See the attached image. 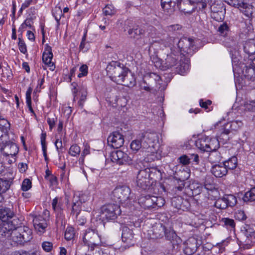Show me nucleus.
Listing matches in <instances>:
<instances>
[{"mask_svg":"<svg viewBox=\"0 0 255 255\" xmlns=\"http://www.w3.org/2000/svg\"><path fill=\"white\" fill-rule=\"evenodd\" d=\"M106 70L110 79L118 84L131 87L135 83V78L128 69L118 61L110 62Z\"/></svg>","mask_w":255,"mask_h":255,"instance_id":"obj_1","label":"nucleus"},{"mask_svg":"<svg viewBox=\"0 0 255 255\" xmlns=\"http://www.w3.org/2000/svg\"><path fill=\"white\" fill-rule=\"evenodd\" d=\"M83 241L84 245L88 247L86 255H102L99 248L101 238L95 230L88 229L86 230Z\"/></svg>","mask_w":255,"mask_h":255,"instance_id":"obj_2","label":"nucleus"},{"mask_svg":"<svg viewBox=\"0 0 255 255\" xmlns=\"http://www.w3.org/2000/svg\"><path fill=\"white\" fill-rule=\"evenodd\" d=\"M180 56L179 52L176 53L172 52L169 54H167L166 58L162 64L161 69L165 70L175 67L177 72L183 75L189 69V65L188 59H185V62L182 63L181 61H178Z\"/></svg>","mask_w":255,"mask_h":255,"instance_id":"obj_3","label":"nucleus"},{"mask_svg":"<svg viewBox=\"0 0 255 255\" xmlns=\"http://www.w3.org/2000/svg\"><path fill=\"white\" fill-rule=\"evenodd\" d=\"M168 42L165 44V46L175 47V45L180 51V55H187V56H191L194 54L196 50V46L194 44V40L192 38L183 37L180 40L174 37H168Z\"/></svg>","mask_w":255,"mask_h":255,"instance_id":"obj_4","label":"nucleus"},{"mask_svg":"<svg viewBox=\"0 0 255 255\" xmlns=\"http://www.w3.org/2000/svg\"><path fill=\"white\" fill-rule=\"evenodd\" d=\"M121 214L119 205L115 204H107L100 208V220L102 222L115 220Z\"/></svg>","mask_w":255,"mask_h":255,"instance_id":"obj_5","label":"nucleus"},{"mask_svg":"<svg viewBox=\"0 0 255 255\" xmlns=\"http://www.w3.org/2000/svg\"><path fill=\"white\" fill-rule=\"evenodd\" d=\"M195 145L201 150L211 152L217 150L219 147V141L215 137L201 136L195 142Z\"/></svg>","mask_w":255,"mask_h":255,"instance_id":"obj_6","label":"nucleus"},{"mask_svg":"<svg viewBox=\"0 0 255 255\" xmlns=\"http://www.w3.org/2000/svg\"><path fill=\"white\" fill-rule=\"evenodd\" d=\"M138 203L144 209L158 208L165 204V200L162 197L153 195L141 196L138 199Z\"/></svg>","mask_w":255,"mask_h":255,"instance_id":"obj_7","label":"nucleus"},{"mask_svg":"<svg viewBox=\"0 0 255 255\" xmlns=\"http://www.w3.org/2000/svg\"><path fill=\"white\" fill-rule=\"evenodd\" d=\"M34 228L39 235L45 233L48 227L49 220V212L47 210L43 211L41 215L33 214L31 215Z\"/></svg>","mask_w":255,"mask_h":255,"instance_id":"obj_8","label":"nucleus"},{"mask_svg":"<svg viewBox=\"0 0 255 255\" xmlns=\"http://www.w3.org/2000/svg\"><path fill=\"white\" fill-rule=\"evenodd\" d=\"M141 139L143 142V149L147 150L146 155L156 151V146L158 143V136L155 132H145L142 134Z\"/></svg>","mask_w":255,"mask_h":255,"instance_id":"obj_9","label":"nucleus"},{"mask_svg":"<svg viewBox=\"0 0 255 255\" xmlns=\"http://www.w3.org/2000/svg\"><path fill=\"white\" fill-rule=\"evenodd\" d=\"M161 78L155 73H149L143 77L141 87L146 91H150L153 88L161 89Z\"/></svg>","mask_w":255,"mask_h":255,"instance_id":"obj_10","label":"nucleus"},{"mask_svg":"<svg viewBox=\"0 0 255 255\" xmlns=\"http://www.w3.org/2000/svg\"><path fill=\"white\" fill-rule=\"evenodd\" d=\"M130 188L126 186L117 187L113 191L112 198L113 200L120 203H124L129 199Z\"/></svg>","mask_w":255,"mask_h":255,"instance_id":"obj_11","label":"nucleus"},{"mask_svg":"<svg viewBox=\"0 0 255 255\" xmlns=\"http://www.w3.org/2000/svg\"><path fill=\"white\" fill-rule=\"evenodd\" d=\"M208 4L210 5L211 17L217 21H223L226 13L225 8L224 7L223 3L216 1L213 3L212 0H209Z\"/></svg>","mask_w":255,"mask_h":255,"instance_id":"obj_12","label":"nucleus"},{"mask_svg":"<svg viewBox=\"0 0 255 255\" xmlns=\"http://www.w3.org/2000/svg\"><path fill=\"white\" fill-rule=\"evenodd\" d=\"M18 225L17 219H13L9 222L0 221V238H6L8 240L11 233Z\"/></svg>","mask_w":255,"mask_h":255,"instance_id":"obj_13","label":"nucleus"},{"mask_svg":"<svg viewBox=\"0 0 255 255\" xmlns=\"http://www.w3.org/2000/svg\"><path fill=\"white\" fill-rule=\"evenodd\" d=\"M110 157L112 162L119 165H131L132 164V159L127 153L121 150L112 151Z\"/></svg>","mask_w":255,"mask_h":255,"instance_id":"obj_14","label":"nucleus"},{"mask_svg":"<svg viewBox=\"0 0 255 255\" xmlns=\"http://www.w3.org/2000/svg\"><path fill=\"white\" fill-rule=\"evenodd\" d=\"M150 169L149 168L140 170L138 171L136 177V184L138 187L145 190L150 186Z\"/></svg>","mask_w":255,"mask_h":255,"instance_id":"obj_15","label":"nucleus"},{"mask_svg":"<svg viewBox=\"0 0 255 255\" xmlns=\"http://www.w3.org/2000/svg\"><path fill=\"white\" fill-rule=\"evenodd\" d=\"M108 144L114 148L122 147L124 143V136L119 132L115 131L111 133L107 138Z\"/></svg>","mask_w":255,"mask_h":255,"instance_id":"obj_16","label":"nucleus"},{"mask_svg":"<svg viewBox=\"0 0 255 255\" xmlns=\"http://www.w3.org/2000/svg\"><path fill=\"white\" fill-rule=\"evenodd\" d=\"M0 147L1 153L5 156H15L18 152V147L17 145L10 141L9 138L8 141L0 144Z\"/></svg>","mask_w":255,"mask_h":255,"instance_id":"obj_17","label":"nucleus"},{"mask_svg":"<svg viewBox=\"0 0 255 255\" xmlns=\"http://www.w3.org/2000/svg\"><path fill=\"white\" fill-rule=\"evenodd\" d=\"M155 230H159V232H155V237L157 238H160L165 235L167 240L172 241L178 238L176 234L172 230L166 229L165 226L162 224L158 225L155 228Z\"/></svg>","mask_w":255,"mask_h":255,"instance_id":"obj_18","label":"nucleus"},{"mask_svg":"<svg viewBox=\"0 0 255 255\" xmlns=\"http://www.w3.org/2000/svg\"><path fill=\"white\" fill-rule=\"evenodd\" d=\"M199 244L194 237L189 238L184 243V252L186 255H192L197 250Z\"/></svg>","mask_w":255,"mask_h":255,"instance_id":"obj_19","label":"nucleus"},{"mask_svg":"<svg viewBox=\"0 0 255 255\" xmlns=\"http://www.w3.org/2000/svg\"><path fill=\"white\" fill-rule=\"evenodd\" d=\"M171 205L178 211H186L190 207L189 201L180 196L174 197L171 199Z\"/></svg>","mask_w":255,"mask_h":255,"instance_id":"obj_20","label":"nucleus"},{"mask_svg":"<svg viewBox=\"0 0 255 255\" xmlns=\"http://www.w3.org/2000/svg\"><path fill=\"white\" fill-rule=\"evenodd\" d=\"M203 187L196 182H192L185 189V193L189 196H194L201 193Z\"/></svg>","mask_w":255,"mask_h":255,"instance_id":"obj_21","label":"nucleus"},{"mask_svg":"<svg viewBox=\"0 0 255 255\" xmlns=\"http://www.w3.org/2000/svg\"><path fill=\"white\" fill-rule=\"evenodd\" d=\"M13 219H16L14 216L13 207H2L0 209V221L9 222L12 221Z\"/></svg>","mask_w":255,"mask_h":255,"instance_id":"obj_22","label":"nucleus"},{"mask_svg":"<svg viewBox=\"0 0 255 255\" xmlns=\"http://www.w3.org/2000/svg\"><path fill=\"white\" fill-rule=\"evenodd\" d=\"M19 227L16 228L12 231L11 235L8 239L10 241V244L13 246L22 245L21 237Z\"/></svg>","mask_w":255,"mask_h":255,"instance_id":"obj_23","label":"nucleus"},{"mask_svg":"<svg viewBox=\"0 0 255 255\" xmlns=\"http://www.w3.org/2000/svg\"><path fill=\"white\" fill-rule=\"evenodd\" d=\"M238 8L247 17L252 18L255 16V8L246 1H243Z\"/></svg>","mask_w":255,"mask_h":255,"instance_id":"obj_24","label":"nucleus"},{"mask_svg":"<svg viewBox=\"0 0 255 255\" xmlns=\"http://www.w3.org/2000/svg\"><path fill=\"white\" fill-rule=\"evenodd\" d=\"M178 0H161V5L165 12L170 15L175 10V7Z\"/></svg>","mask_w":255,"mask_h":255,"instance_id":"obj_25","label":"nucleus"},{"mask_svg":"<svg viewBox=\"0 0 255 255\" xmlns=\"http://www.w3.org/2000/svg\"><path fill=\"white\" fill-rule=\"evenodd\" d=\"M134 234L131 230L127 227H124L122 229V239L123 242L129 246L133 245Z\"/></svg>","mask_w":255,"mask_h":255,"instance_id":"obj_26","label":"nucleus"},{"mask_svg":"<svg viewBox=\"0 0 255 255\" xmlns=\"http://www.w3.org/2000/svg\"><path fill=\"white\" fill-rule=\"evenodd\" d=\"M211 172L215 177L218 178L226 175L228 173L227 169L223 164L213 165L211 169Z\"/></svg>","mask_w":255,"mask_h":255,"instance_id":"obj_27","label":"nucleus"},{"mask_svg":"<svg viewBox=\"0 0 255 255\" xmlns=\"http://www.w3.org/2000/svg\"><path fill=\"white\" fill-rule=\"evenodd\" d=\"M53 58V53L52 52L51 47L46 44L45 45L44 51L42 54L43 62L49 66H53L51 60Z\"/></svg>","mask_w":255,"mask_h":255,"instance_id":"obj_28","label":"nucleus"},{"mask_svg":"<svg viewBox=\"0 0 255 255\" xmlns=\"http://www.w3.org/2000/svg\"><path fill=\"white\" fill-rule=\"evenodd\" d=\"M19 228L21 235L22 245H23L25 243L30 241L32 239V232L30 229L26 226L19 227Z\"/></svg>","mask_w":255,"mask_h":255,"instance_id":"obj_29","label":"nucleus"},{"mask_svg":"<svg viewBox=\"0 0 255 255\" xmlns=\"http://www.w3.org/2000/svg\"><path fill=\"white\" fill-rule=\"evenodd\" d=\"M130 147L132 152L135 153L138 151L147 153V150L143 149V142L141 138L140 139H136L131 141L130 144Z\"/></svg>","mask_w":255,"mask_h":255,"instance_id":"obj_30","label":"nucleus"},{"mask_svg":"<svg viewBox=\"0 0 255 255\" xmlns=\"http://www.w3.org/2000/svg\"><path fill=\"white\" fill-rule=\"evenodd\" d=\"M242 231L247 238L252 243H255V231L254 229L249 225H246Z\"/></svg>","mask_w":255,"mask_h":255,"instance_id":"obj_31","label":"nucleus"},{"mask_svg":"<svg viewBox=\"0 0 255 255\" xmlns=\"http://www.w3.org/2000/svg\"><path fill=\"white\" fill-rule=\"evenodd\" d=\"M243 74L247 79L253 82L255 80V68L253 66H246Z\"/></svg>","mask_w":255,"mask_h":255,"instance_id":"obj_32","label":"nucleus"},{"mask_svg":"<svg viewBox=\"0 0 255 255\" xmlns=\"http://www.w3.org/2000/svg\"><path fill=\"white\" fill-rule=\"evenodd\" d=\"M78 197L76 194H74L73 198V203L72 207L71 214L75 215L81 213L82 210L81 204L80 203L78 202Z\"/></svg>","mask_w":255,"mask_h":255,"instance_id":"obj_33","label":"nucleus"},{"mask_svg":"<svg viewBox=\"0 0 255 255\" xmlns=\"http://www.w3.org/2000/svg\"><path fill=\"white\" fill-rule=\"evenodd\" d=\"M230 31V26L226 22L221 23L217 29V32L219 35L225 37L228 36Z\"/></svg>","mask_w":255,"mask_h":255,"instance_id":"obj_34","label":"nucleus"},{"mask_svg":"<svg viewBox=\"0 0 255 255\" xmlns=\"http://www.w3.org/2000/svg\"><path fill=\"white\" fill-rule=\"evenodd\" d=\"M128 34L131 37L134 38H139L144 33V30L138 26H136L128 30Z\"/></svg>","mask_w":255,"mask_h":255,"instance_id":"obj_35","label":"nucleus"},{"mask_svg":"<svg viewBox=\"0 0 255 255\" xmlns=\"http://www.w3.org/2000/svg\"><path fill=\"white\" fill-rule=\"evenodd\" d=\"M226 168L228 170H233L236 168L238 164V159L236 156H233L223 162Z\"/></svg>","mask_w":255,"mask_h":255,"instance_id":"obj_36","label":"nucleus"},{"mask_svg":"<svg viewBox=\"0 0 255 255\" xmlns=\"http://www.w3.org/2000/svg\"><path fill=\"white\" fill-rule=\"evenodd\" d=\"M244 50L249 55L255 54V41L252 40L246 42L244 46Z\"/></svg>","mask_w":255,"mask_h":255,"instance_id":"obj_37","label":"nucleus"},{"mask_svg":"<svg viewBox=\"0 0 255 255\" xmlns=\"http://www.w3.org/2000/svg\"><path fill=\"white\" fill-rule=\"evenodd\" d=\"M51 205L55 212L61 214L62 211V203L61 198L57 197H55L53 199Z\"/></svg>","mask_w":255,"mask_h":255,"instance_id":"obj_38","label":"nucleus"},{"mask_svg":"<svg viewBox=\"0 0 255 255\" xmlns=\"http://www.w3.org/2000/svg\"><path fill=\"white\" fill-rule=\"evenodd\" d=\"M90 153V147L87 143H84V148L82 151L81 155L78 159V163L80 165H83L84 164L85 157Z\"/></svg>","mask_w":255,"mask_h":255,"instance_id":"obj_39","label":"nucleus"},{"mask_svg":"<svg viewBox=\"0 0 255 255\" xmlns=\"http://www.w3.org/2000/svg\"><path fill=\"white\" fill-rule=\"evenodd\" d=\"M243 199L245 202H252L255 200V187L251 188L244 195Z\"/></svg>","mask_w":255,"mask_h":255,"instance_id":"obj_40","label":"nucleus"},{"mask_svg":"<svg viewBox=\"0 0 255 255\" xmlns=\"http://www.w3.org/2000/svg\"><path fill=\"white\" fill-rule=\"evenodd\" d=\"M224 196L228 207H233L237 204V200L234 195L228 194Z\"/></svg>","mask_w":255,"mask_h":255,"instance_id":"obj_41","label":"nucleus"},{"mask_svg":"<svg viewBox=\"0 0 255 255\" xmlns=\"http://www.w3.org/2000/svg\"><path fill=\"white\" fill-rule=\"evenodd\" d=\"M243 126L241 121H233L226 124V127H229L232 130H237Z\"/></svg>","mask_w":255,"mask_h":255,"instance_id":"obj_42","label":"nucleus"},{"mask_svg":"<svg viewBox=\"0 0 255 255\" xmlns=\"http://www.w3.org/2000/svg\"><path fill=\"white\" fill-rule=\"evenodd\" d=\"M190 4H197L200 9H204L207 7L209 0H188Z\"/></svg>","mask_w":255,"mask_h":255,"instance_id":"obj_43","label":"nucleus"},{"mask_svg":"<svg viewBox=\"0 0 255 255\" xmlns=\"http://www.w3.org/2000/svg\"><path fill=\"white\" fill-rule=\"evenodd\" d=\"M81 148L78 145L75 144L72 145L68 151V153L72 156H77L80 154Z\"/></svg>","mask_w":255,"mask_h":255,"instance_id":"obj_44","label":"nucleus"},{"mask_svg":"<svg viewBox=\"0 0 255 255\" xmlns=\"http://www.w3.org/2000/svg\"><path fill=\"white\" fill-rule=\"evenodd\" d=\"M10 186L8 180L0 179V194L5 192L9 188Z\"/></svg>","mask_w":255,"mask_h":255,"instance_id":"obj_45","label":"nucleus"},{"mask_svg":"<svg viewBox=\"0 0 255 255\" xmlns=\"http://www.w3.org/2000/svg\"><path fill=\"white\" fill-rule=\"evenodd\" d=\"M214 206L217 208L220 209H226L228 206L227 205L226 200L224 199V196H223L222 198L217 199L215 202Z\"/></svg>","mask_w":255,"mask_h":255,"instance_id":"obj_46","label":"nucleus"},{"mask_svg":"<svg viewBox=\"0 0 255 255\" xmlns=\"http://www.w3.org/2000/svg\"><path fill=\"white\" fill-rule=\"evenodd\" d=\"M53 15L57 21V24L59 25V21L63 15V12L60 7H55L53 10Z\"/></svg>","mask_w":255,"mask_h":255,"instance_id":"obj_47","label":"nucleus"},{"mask_svg":"<svg viewBox=\"0 0 255 255\" xmlns=\"http://www.w3.org/2000/svg\"><path fill=\"white\" fill-rule=\"evenodd\" d=\"M208 157L209 160L212 162H217L221 160L220 153L216 150L211 151Z\"/></svg>","mask_w":255,"mask_h":255,"instance_id":"obj_48","label":"nucleus"},{"mask_svg":"<svg viewBox=\"0 0 255 255\" xmlns=\"http://www.w3.org/2000/svg\"><path fill=\"white\" fill-rule=\"evenodd\" d=\"M185 182L184 180H178L177 185H176L173 188V191L176 193H178L180 192L183 191L185 193Z\"/></svg>","mask_w":255,"mask_h":255,"instance_id":"obj_49","label":"nucleus"},{"mask_svg":"<svg viewBox=\"0 0 255 255\" xmlns=\"http://www.w3.org/2000/svg\"><path fill=\"white\" fill-rule=\"evenodd\" d=\"M74 235V229L71 227H68L65 232V239L67 241H70L73 239Z\"/></svg>","mask_w":255,"mask_h":255,"instance_id":"obj_50","label":"nucleus"},{"mask_svg":"<svg viewBox=\"0 0 255 255\" xmlns=\"http://www.w3.org/2000/svg\"><path fill=\"white\" fill-rule=\"evenodd\" d=\"M244 110L249 112H255V101H248L244 105Z\"/></svg>","mask_w":255,"mask_h":255,"instance_id":"obj_51","label":"nucleus"},{"mask_svg":"<svg viewBox=\"0 0 255 255\" xmlns=\"http://www.w3.org/2000/svg\"><path fill=\"white\" fill-rule=\"evenodd\" d=\"M103 13L105 15H112L116 11L112 5H107L103 9Z\"/></svg>","mask_w":255,"mask_h":255,"instance_id":"obj_52","label":"nucleus"},{"mask_svg":"<svg viewBox=\"0 0 255 255\" xmlns=\"http://www.w3.org/2000/svg\"><path fill=\"white\" fill-rule=\"evenodd\" d=\"M57 121V118L54 114L47 118V122L49 126V129L50 131H51L53 128L55 127V123Z\"/></svg>","mask_w":255,"mask_h":255,"instance_id":"obj_53","label":"nucleus"},{"mask_svg":"<svg viewBox=\"0 0 255 255\" xmlns=\"http://www.w3.org/2000/svg\"><path fill=\"white\" fill-rule=\"evenodd\" d=\"M222 221L227 228L230 229L235 228V223L234 220L229 218H224L222 219Z\"/></svg>","mask_w":255,"mask_h":255,"instance_id":"obj_54","label":"nucleus"},{"mask_svg":"<svg viewBox=\"0 0 255 255\" xmlns=\"http://www.w3.org/2000/svg\"><path fill=\"white\" fill-rule=\"evenodd\" d=\"M224 43L227 47H232L234 49H236L238 45L237 41L233 38L226 39Z\"/></svg>","mask_w":255,"mask_h":255,"instance_id":"obj_55","label":"nucleus"},{"mask_svg":"<svg viewBox=\"0 0 255 255\" xmlns=\"http://www.w3.org/2000/svg\"><path fill=\"white\" fill-rule=\"evenodd\" d=\"M32 17L31 18L26 19L24 22L21 24L18 31L21 30L22 31V30L25 29L27 27L31 28L32 27Z\"/></svg>","mask_w":255,"mask_h":255,"instance_id":"obj_56","label":"nucleus"},{"mask_svg":"<svg viewBox=\"0 0 255 255\" xmlns=\"http://www.w3.org/2000/svg\"><path fill=\"white\" fill-rule=\"evenodd\" d=\"M225 2H227L228 4L234 6L235 7H239L241 4L243 3V1L247 0H224Z\"/></svg>","mask_w":255,"mask_h":255,"instance_id":"obj_57","label":"nucleus"},{"mask_svg":"<svg viewBox=\"0 0 255 255\" xmlns=\"http://www.w3.org/2000/svg\"><path fill=\"white\" fill-rule=\"evenodd\" d=\"M36 2V0H25L24 1V2L22 4L19 12H22L23 9H25V8H27L31 4H35Z\"/></svg>","mask_w":255,"mask_h":255,"instance_id":"obj_58","label":"nucleus"},{"mask_svg":"<svg viewBox=\"0 0 255 255\" xmlns=\"http://www.w3.org/2000/svg\"><path fill=\"white\" fill-rule=\"evenodd\" d=\"M76 223L79 225H84L86 222V218L81 213L75 215Z\"/></svg>","mask_w":255,"mask_h":255,"instance_id":"obj_59","label":"nucleus"},{"mask_svg":"<svg viewBox=\"0 0 255 255\" xmlns=\"http://www.w3.org/2000/svg\"><path fill=\"white\" fill-rule=\"evenodd\" d=\"M87 91L86 89H85L84 88L81 90V95L80 98V100L78 102V104L79 106H80L81 108L83 107L84 103L87 97Z\"/></svg>","mask_w":255,"mask_h":255,"instance_id":"obj_60","label":"nucleus"},{"mask_svg":"<svg viewBox=\"0 0 255 255\" xmlns=\"http://www.w3.org/2000/svg\"><path fill=\"white\" fill-rule=\"evenodd\" d=\"M31 187V182L29 179H25L22 183L21 189L26 191Z\"/></svg>","mask_w":255,"mask_h":255,"instance_id":"obj_61","label":"nucleus"},{"mask_svg":"<svg viewBox=\"0 0 255 255\" xmlns=\"http://www.w3.org/2000/svg\"><path fill=\"white\" fill-rule=\"evenodd\" d=\"M42 248L44 251L50 252L53 249V244L50 242H43L42 243Z\"/></svg>","mask_w":255,"mask_h":255,"instance_id":"obj_62","label":"nucleus"},{"mask_svg":"<svg viewBox=\"0 0 255 255\" xmlns=\"http://www.w3.org/2000/svg\"><path fill=\"white\" fill-rule=\"evenodd\" d=\"M18 40L19 42L18 45L19 49L21 53L25 54L27 52L26 44L24 41L22 39H21V38L18 37Z\"/></svg>","mask_w":255,"mask_h":255,"instance_id":"obj_63","label":"nucleus"},{"mask_svg":"<svg viewBox=\"0 0 255 255\" xmlns=\"http://www.w3.org/2000/svg\"><path fill=\"white\" fill-rule=\"evenodd\" d=\"M88 67L86 65H82L79 68L80 73L78 74V77L81 78L83 76H85L88 74Z\"/></svg>","mask_w":255,"mask_h":255,"instance_id":"obj_64","label":"nucleus"}]
</instances>
